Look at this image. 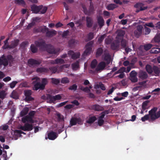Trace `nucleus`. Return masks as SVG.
Segmentation results:
<instances>
[{
  "label": "nucleus",
  "mask_w": 160,
  "mask_h": 160,
  "mask_svg": "<svg viewBox=\"0 0 160 160\" xmlns=\"http://www.w3.org/2000/svg\"><path fill=\"white\" fill-rule=\"evenodd\" d=\"M96 120L97 118L95 117H92L90 118L87 121V122L88 123H92L93 122Z\"/></svg>",
  "instance_id": "nucleus-41"
},
{
  "label": "nucleus",
  "mask_w": 160,
  "mask_h": 160,
  "mask_svg": "<svg viewBox=\"0 0 160 160\" xmlns=\"http://www.w3.org/2000/svg\"><path fill=\"white\" fill-rule=\"evenodd\" d=\"M58 136L57 132L51 131L48 133V137H46L45 138L46 140L48 138L50 140H53L55 139Z\"/></svg>",
  "instance_id": "nucleus-10"
},
{
  "label": "nucleus",
  "mask_w": 160,
  "mask_h": 160,
  "mask_svg": "<svg viewBox=\"0 0 160 160\" xmlns=\"http://www.w3.org/2000/svg\"><path fill=\"white\" fill-rule=\"evenodd\" d=\"M111 56L109 54H106L105 55L104 60L106 62L107 64H109L111 61Z\"/></svg>",
  "instance_id": "nucleus-32"
},
{
  "label": "nucleus",
  "mask_w": 160,
  "mask_h": 160,
  "mask_svg": "<svg viewBox=\"0 0 160 160\" xmlns=\"http://www.w3.org/2000/svg\"><path fill=\"white\" fill-rule=\"evenodd\" d=\"M72 67L73 70H77L79 68V61H77L75 62L72 63Z\"/></svg>",
  "instance_id": "nucleus-27"
},
{
  "label": "nucleus",
  "mask_w": 160,
  "mask_h": 160,
  "mask_svg": "<svg viewBox=\"0 0 160 160\" xmlns=\"http://www.w3.org/2000/svg\"><path fill=\"white\" fill-rule=\"evenodd\" d=\"M42 62V60L40 59L37 60L31 58L28 60V63L31 66H33V65H39L41 64Z\"/></svg>",
  "instance_id": "nucleus-16"
},
{
  "label": "nucleus",
  "mask_w": 160,
  "mask_h": 160,
  "mask_svg": "<svg viewBox=\"0 0 160 160\" xmlns=\"http://www.w3.org/2000/svg\"><path fill=\"white\" fill-rule=\"evenodd\" d=\"M19 42L18 39H16L14 41H12L11 42V44L10 45L11 48H15L18 45Z\"/></svg>",
  "instance_id": "nucleus-28"
},
{
  "label": "nucleus",
  "mask_w": 160,
  "mask_h": 160,
  "mask_svg": "<svg viewBox=\"0 0 160 160\" xmlns=\"http://www.w3.org/2000/svg\"><path fill=\"white\" fill-rule=\"evenodd\" d=\"M157 109V108L154 107L149 111V115L150 116L151 120H154V118L156 115V112Z\"/></svg>",
  "instance_id": "nucleus-17"
},
{
  "label": "nucleus",
  "mask_w": 160,
  "mask_h": 160,
  "mask_svg": "<svg viewBox=\"0 0 160 160\" xmlns=\"http://www.w3.org/2000/svg\"><path fill=\"white\" fill-rule=\"evenodd\" d=\"M69 33V31L68 30L64 31L62 35V38H66V37L68 35Z\"/></svg>",
  "instance_id": "nucleus-54"
},
{
  "label": "nucleus",
  "mask_w": 160,
  "mask_h": 160,
  "mask_svg": "<svg viewBox=\"0 0 160 160\" xmlns=\"http://www.w3.org/2000/svg\"><path fill=\"white\" fill-rule=\"evenodd\" d=\"M145 69L148 74H151L153 72V67H152L150 65L147 64L145 66Z\"/></svg>",
  "instance_id": "nucleus-25"
},
{
  "label": "nucleus",
  "mask_w": 160,
  "mask_h": 160,
  "mask_svg": "<svg viewBox=\"0 0 160 160\" xmlns=\"http://www.w3.org/2000/svg\"><path fill=\"white\" fill-rule=\"evenodd\" d=\"M76 118H72L70 121V127L75 125L77 124Z\"/></svg>",
  "instance_id": "nucleus-38"
},
{
  "label": "nucleus",
  "mask_w": 160,
  "mask_h": 160,
  "mask_svg": "<svg viewBox=\"0 0 160 160\" xmlns=\"http://www.w3.org/2000/svg\"><path fill=\"white\" fill-rule=\"evenodd\" d=\"M97 21L100 28H102L104 25V20L103 18L99 16L97 18Z\"/></svg>",
  "instance_id": "nucleus-23"
},
{
  "label": "nucleus",
  "mask_w": 160,
  "mask_h": 160,
  "mask_svg": "<svg viewBox=\"0 0 160 160\" xmlns=\"http://www.w3.org/2000/svg\"><path fill=\"white\" fill-rule=\"evenodd\" d=\"M35 43L36 46L39 48L40 50L45 51L48 44H47L45 41L42 40L39 41H36Z\"/></svg>",
  "instance_id": "nucleus-5"
},
{
  "label": "nucleus",
  "mask_w": 160,
  "mask_h": 160,
  "mask_svg": "<svg viewBox=\"0 0 160 160\" xmlns=\"http://www.w3.org/2000/svg\"><path fill=\"white\" fill-rule=\"evenodd\" d=\"M51 79L52 80V82L53 84L57 85L60 82V79H59L52 78Z\"/></svg>",
  "instance_id": "nucleus-49"
},
{
  "label": "nucleus",
  "mask_w": 160,
  "mask_h": 160,
  "mask_svg": "<svg viewBox=\"0 0 160 160\" xmlns=\"http://www.w3.org/2000/svg\"><path fill=\"white\" fill-rule=\"evenodd\" d=\"M151 29L145 26V34H149L151 32Z\"/></svg>",
  "instance_id": "nucleus-63"
},
{
  "label": "nucleus",
  "mask_w": 160,
  "mask_h": 160,
  "mask_svg": "<svg viewBox=\"0 0 160 160\" xmlns=\"http://www.w3.org/2000/svg\"><path fill=\"white\" fill-rule=\"evenodd\" d=\"M149 119V115L146 114L143 117L141 118V120L142 122H145L146 121L148 120Z\"/></svg>",
  "instance_id": "nucleus-55"
},
{
  "label": "nucleus",
  "mask_w": 160,
  "mask_h": 160,
  "mask_svg": "<svg viewBox=\"0 0 160 160\" xmlns=\"http://www.w3.org/2000/svg\"><path fill=\"white\" fill-rule=\"evenodd\" d=\"M117 5L113 3H112L108 5L107 6V9L108 10H112L116 8Z\"/></svg>",
  "instance_id": "nucleus-35"
},
{
  "label": "nucleus",
  "mask_w": 160,
  "mask_h": 160,
  "mask_svg": "<svg viewBox=\"0 0 160 160\" xmlns=\"http://www.w3.org/2000/svg\"><path fill=\"white\" fill-rule=\"evenodd\" d=\"M56 64H62L65 63L64 60L62 58H57L55 59Z\"/></svg>",
  "instance_id": "nucleus-51"
},
{
  "label": "nucleus",
  "mask_w": 160,
  "mask_h": 160,
  "mask_svg": "<svg viewBox=\"0 0 160 160\" xmlns=\"http://www.w3.org/2000/svg\"><path fill=\"white\" fill-rule=\"evenodd\" d=\"M92 109L96 111H102L104 110V108L98 104H94L91 106Z\"/></svg>",
  "instance_id": "nucleus-21"
},
{
  "label": "nucleus",
  "mask_w": 160,
  "mask_h": 160,
  "mask_svg": "<svg viewBox=\"0 0 160 160\" xmlns=\"http://www.w3.org/2000/svg\"><path fill=\"white\" fill-rule=\"evenodd\" d=\"M103 49L102 48H99L97 49L96 54L97 58L100 56L103 52Z\"/></svg>",
  "instance_id": "nucleus-29"
},
{
  "label": "nucleus",
  "mask_w": 160,
  "mask_h": 160,
  "mask_svg": "<svg viewBox=\"0 0 160 160\" xmlns=\"http://www.w3.org/2000/svg\"><path fill=\"white\" fill-rule=\"evenodd\" d=\"M6 95L5 94V92L4 91L2 90L0 91V98L2 99L4 98Z\"/></svg>",
  "instance_id": "nucleus-61"
},
{
  "label": "nucleus",
  "mask_w": 160,
  "mask_h": 160,
  "mask_svg": "<svg viewBox=\"0 0 160 160\" xmlns=\"http://www.w3.org/2000/svg\"><path fill=\"white\" fill-rule=\"evenodd\" d=\"M24 95L25 96V100L27 102L32 101L34 100V98L31 96L32 94L31 90H25L24 91Z\"/></svg>",
  "instance_id": "nucleus-8"
},
{
  "label": "nucleus",
  "mask_w": 160,
  "mask_h": 160,
  "mask_svg": "<svg viewBox=\"0 0 160 160\" xmlns=\"http://www.w3.org/2000/svg\"><path fill=\"white\" fill-rule=\"evenodd\" d=\"M125 34V31L122 30H121L118 31V32L117 36H118L123 38Z\"/></svg>",
  "instance_id": "nucleus-45"
},
{
  "label": "nucleus",
  "mask_w": 160,
  "mask_h": 160,
  "mask_svg": "<svg viewBox=\"0 0 160 160\" xmlns=\"http://www.w3.org/2000/svg\"><path fill=\"white\" fill-rule=\"evenodd\" d=\"M144 4L142 2H138L134 5V7L136 8H140L139 9H137L136 12L138 13L140 11H142L147 9L148 8L147 6L143 7Z\"/></svg>",
  "instance_id": "nucleus-9"
},
{
  "label": "nucleus",
  "mask_w": 160,
  "mask_h": 160,
  "mask_svg": "<svg viewBox=\"0 0 160 160\" xmlns=\"http://www.w3.org/2000/svg\"><path fill=\"white\" fill-rule=\"evenodd\" d=\"M29 111V109L28 107L24 108L20 112V115L22 117L27 114Z\"/></svg>",
  "instance_id": "nucleus-31"
},
{
  "label": "nucleus",
  "mask_w": 160,
  "mask_h": 160,
  "mask_svg": "<svg viewBox=\"0 0 160 160\" xmlns=\"http://www.w3.org/2000/svg\"><path fill=\"white\" fill-rule=\"evenodd\" d=\"M60 50V49L55 48L53 46L50 44H48L46 50V51L48 53L53 54H58Z\"/></svg>",
  "instance_id": "nucleus-4"
},
{
  "label": "nucleus",
  "mask_w": 160,
  "mask_h": 160,
  "mask_svg": "<svg viewBox=\"0 0 160 160\" xmlns=\"http://www.w3.org/2000/svg\"><path fill=\"white\" fill-rule=\"evenodd\" d=\"M138 76L140 79L144 80L147 79L148 77V75L147 73L143 70H140L138 73Z\"/></svg>",
  "instance_id": "nucleus-12"
},
{
  "label": "nucleus",
  "mask_w": 160,
  "mask_h": 160,
  "mask_svg": "<svg viewBox=\"0 0 160 160\" xmlns=\"http://www.w3.org/2000/svg\"><path fill=\"white\" fill-rule=\"evenodd\" d=\"M119 42L118 41L115 42H113L111 44V47L113 50H116L118 49L119 47Z\"/></svg>",
  "instance_id": "nucleus-22"
},
{
  "label": "nucleus",
  "mask_w": 160,
  "mask_h": 160,
  "mask_svg": "<svg viewBox=\"0 0 160 160\" xmlns=\"http://www.w3.org/2000/svg\"><path fill=\"white\" fill-rule=\"evenodd\" d=\"M152 47V45L151 44H148L145 45L144 46V48L146 51H147L150 49Z\"/></svg>",
  "instance_id": "nucleus-48"
},
{
  "label": "nucleus",
  "mask_w": 160,
  "mask_h": 160,
  "mask_svg": "<svg viewBox=\"0 0 160 160\" xmlns=\"http://www.w3.org/2000/svg\"><path fill=\"white\" fill-rule=\"evenodd\" d=\"M14 133L15 134H17V135H18L19 137H21L22 136L21 135V134H26V133L20 130H16L14 131Z\"/></svg>",
  "instance_id": "nucleus-44"
},
{
  "label": "nucleus",
  "mask_w": 160,
  "mask_h": 160,
  "mask_svg": "<svg viewBox=\"0 0 160 160\" xmlns=\"http://www.w3.org/2000/svg\"><path fill=\"white\" fill-rule=\"evenodd\" d=\"M155 42H160V34H158L154 38Z\"/></svg>",
  "instance_id": "nucleus-56"
},
{
  "label": "nucleus",
  "mask_w": 160,
  "mask_h": 160,
  "mask_svg": "<svg viewBox=\"0 0 160 160\" xmlns=\"http://www.w3.org/2000/svg\"><path fill=\"white\" fill-rule=\"evenodd\" d=\"M42 5L37 6L35 4L32 5L31 7L32 11L34 13L37 14L39 12V11L42 9Z\"/></svg>",
  "instance_id": "nucleus-15"
},
{
  "label": "nucleus",
  "mask_w": 160,
  "mask_h": 160,
  "mask_svg": "<svg viewBox=\"0 0 160 160\" xmlns=\"http://www.w3.org/2000/svg\"><path fill=\"white\" fill-rule=\"evenodd\" d=\"M151 53L158 54L160 52V48H152L150 51Z\"/></svg>",
  "instance_id": "nucleus-33"
},
{
  "label": "nucleus",
  "mask_w": 160,
  "mask_h": 160,
  "mask_svg": "<svg viewBox=\"0 0 160 160\" xmlns=\"http://www.w3.org/2000/svg\"><path fill=\"white\" fill-rule=\"evenodd\" d=\"M32 80H33L32 83L34 84L33 89L35 90H37L39 89L43 90L44 89V85L41 84L40 83V80L38 77H35L32 78Z\"/></svg>",
  "instance_id": "nucleus-2"
},
{
  "label": "nucleus",
  "mask_w": 160,
  "mask_h": 160,
  "mask_svg": "<svg viewBox=\"0 0 160 160\" xmlns=\"http://www.w3.org/2000/svg\"><path fill=\"white\" fill-rule=\"evenodd\" d=\"M15 2L18 4H24L25 2L23 0H15Z\"/></svg>",
  "instance_id": "nucleus-57"
},
{
  "label": "nucleus",
  "mask_w": 160,
  "mask_h": 160,
  "mask_svg": "<svg viewBox=\"0 0 160 160\" xmlns=\"http://www.w3.org/2000/svg\"><path fill=\"white\" fill-rule=\"evenodd\" d=\"M77 87L78 86L76 84H73L72 85L70 86L68 89L69 90L75 91L77 90Z\"/></svg>",
  "instance_id": "nucleus-46"
},
{
  "label": "nucleus",
  "mask_w": 160,
  "mask_h": 160,
  "mask_svg": "<svg viewBox=\"0 0 160 160\" xmlns=\"http://www.w3.org/2000/svg\"><path fill=\"white\" fill-rule=\"evenodd\" d=\"M48 28L46 26H43V27H41L40 31L42 33H46L47 32Z\"/></svg>",
  "instance_id": "nucleus-42"
},
{
  "label": "nucleus",
  "mask_w": 160,
  "mask_h": 160,
  "mask_svg": "<svg viewBox=\"0 0 160 160\" xmlns=\"http://www.w3.org/2000/svg\"><path fill=\"white\" fill-rule=\"evenodd\" d=\"M106 66V63L104 62H101L97 65L95 68V71L97 72H100L104 70Z\"/></svg>",
  "instance_id": "nucleus-13"
},
{
  "label": "nucleus",
  "mask_w": 160,
  "mask_h": 160,
  "mask_svg": "<svg viewBox=\"0 0 160 160\" xmlns=\"http://www.w3.org/2000/svg\"><path fill=\"white\" fill-rule=\"evenodd\" d=\"M30 49L31 52L33 53H35L37 52L38 50L37 47L34 44H32L30 46Z\"/></svg>",
  "instance_id": "nucleus-37"
},
{
  "label": "nucleus",
  "mask_w": 160,
  "mask_h": 160,
  "mask_svg": "<svg viewBox=\"0 0 160 160\" xmlns=\"http://www.w3.org/2000/svg\"><path fill=\"white\" fill-rule=\"evenodd\" d=\"M17 83L18 82L16 81H13L12 82L9 84L10 87L12 88H14Z\"/></svg>",
  "instance_id": "nucleus-59"
},
{
  "label": "nucleus",
  "mask_w": 160,
  "mask_h": 160,
  "mask_svg": "<svg viewBox=\"0 0 160 160\" xmlns=\"http://www.w3.org/2000/svg\"><path fill=\"white\" fill-rule=\"evenodd\" d=\"M137 75H138V73H137L135 70L132 71L130 73V77L137 76Z\"/></svg>",
  "instance_id": "nucleus-62"
},
{
  "label": "nucleus",
  "mask_w": 160,
  "mask_h": 160,
  "mask_svg": "<svg viewBox=\"0 0 160 160\" xmlns=\"http://www.w3.org/2000/svg\"><path fill=\"white\" fill-rule=\"evenodd\" d=\"M46 98L47 102L51 103L54 102L56 100H60L62 98V97L60 94H58L54 96L50 94H47Z\"/></svg>",
  "instance_id": "nucleus-3"
},
{
  "label": "nucleus",
  "mask_w": 160,
  "mask_h": 160,
  "mask_svg": "<svg viewBox=\"0 0 160 160\" xmlns=\"http://www.w3.org/2000/svg\"><path fill=\"white\" fill-rule=\"evenodd\" d=\"M78 41L74 39H70L68 42V44L70 47L74 46L78 43Z\"/></svg>",
  "instance_id": "nucleus-26"
},
{
  "label": "nucleus",
  "mask_w": 160,
  "mask_h": 160,
  "mask_svg": "<svg viewBox=\"0 0 160 160\" xmlns=\"http://www.w3.org/2000/svg\"><path fill=\"white\" fill-rule=\"evenodd\" d=\"M48 8L46 6L43 7L42 5V9L39 11L40 13L41 14H43L45 13L47 11Z\"/></svg>",
  "instance_id": "nucleus-47"
},
{
  "label": "nucleus",
  "mask_w": 160,
  "mask_h": 160,
  "mask_svg": "<svg viewBox=\"0 0 160 160\" xmlns=\"http://www.w3.org/2000/svg\"><path fill=\"white\" fill-rule=\"evenodd\" d=\"M98 62L96 59L93 60L91 62L90 67L92 69L96 68L97 66Z\"/></svg>",
  "instance_id": "nucleus-30"
},
{
  "label": "nucleus",
  "mask_w": 160,
  "mask_h": 160,
  "mask_svg": "<svg viewBox=\"0 0 160 160\" xmlns=\"http://www.w3.org/2000/svg\"><path fill=\"white\" fill-rule=\"evenodd\" d=\"M11 97L16 99H18L19 98L18 93L16 91H13L12 93Z\"/></svg>",
  "instance_id": "nucleus-34"
},
{
  "label": "nucleus",
  "mask_w": 160,
  "mask_h": 160,
  "mask_svg": "<svg viewBox=\"0 0 160 160\" xmlns=\"http://www.w3.org/2000/svg\"><path fill=\"white\" fill-rule=\"evenodd\" d=\"M36 71L38 72H47L48 69L46 68L41 67L37 68Z\"/></svg>",
  "instance_id": "nucleus-36"
},
{
  "label": "nucleus",
  "mask_w": 160,
  "mask_h": 160,
  "mask_svg": "<svg viewBox=\"0 0 160 160\" xmlns=\"http://www.w3.org/2000/svg\"><path fill=\"white\" fill-rule=\"evenodd\" d=\"M142 27L140 25L137 26L136 29L134 30V33L136 37L140 36L142 33Z\"/></svg>",
  "instance_id": "nucleus-18"
},
{
  "label": "nucleus",
  "mask_w": 160,
  "mask_h": 160,
  "mask_svg": "<svg viewBox=\"0 0 160 160\" xmlns=\"http://www.w3.org/2000/svg\"><path fill=\"white\" fill-rule=\"evenodd\" d=\"M57 115L59 121H64V117L60 113H57Z\"/></svg>",
  "instance_id": "nucleus-60"
},
{
  "label": "nucleus",
  "mask_w": 160,
  "mask_h": 160,
  "mask_svg": "<svg viewBox=\"0 0 160 160\" xmlns=\"http://www.w3.org/2000/svg\"><path fill=\"white\" fill-rule=\"evenodd\" d=\"M58 66L51 67L49 68L50 71L52 72V73H55L57 71Z\"/></svg>",
  "instance_id": "nucleus-43"
},
{
  "label": "nucleus",
  "mask_w": 160,
  "mask_h": 160,
  "mask_svg": "<svg viewBox=\"0 0 160 160\" xmlns=\"http://www.w3.org/2000/svg\"><path fill=\"white\" fill-rule=\"evenodd\" d=\"M105 36V34H103L102 36H101L98 39V41L100 43H101L104 39V38Z\"/></svg>",
  "instance_id": "nucleus-64"
},
{
  "label": "nucleus",
  "mask_w": 160,
  "mask_h": 160,
  "mask_svg": "<svg viewBox=\"0 0 160 160\" xmlns=\"http://www.w3.org/2000/svg\"><path fill=\"white\" fill-rule=\"evenodd\" d=\"M69 82V80L68 78L67 77L62 78L61 80V82L62 84H66L68 83Z\"/></svg>",
  "instance_id": "nucleus-40"
},
{
  "label": "nucleus",
  "mask_w": 160,
  "mask_h": 160,
  "mask_svg": "<svg viewBox=\"0 0 160 160\" xmlns=\"http://www.w3.org/2000/svg\"><path fill=\"white\" fill-rule=\"evenodd\" d=\"M129 79L132 82H136L138 81V78L137 76L130 77Z\"/></svg>",
  "instance_id": "nucleus-50"
},
{
  "label": "nucleus",
  "mask_w": 160,
  "mask_h": 160,
  "mask_svg": "<svg viewBox=\"0 0 160 160\" xmlns=\"http://www.w3.org/2000/svg\"><path fill=\"white\" fill-rule=\"evenodd\" d=\"M86 26L88 28H91L93 24L92 19L91 17H87L86 18Z\"/></svg>",
  "instance_id": "nucleus-20"
},
{
  "label": "nucleus",
  "mask_w": 160,
  "mask_h": 160,
  "mask_svg": "<svg viewBox=\"0 0 160 160\" xmlns=\"http://www.w3.org/2000/svg\"><path fill=\"white\" fill-rule=\"evenodd\" d=\"M154 72L156 76H159L160 74V68L157 66H153V72Z\"/></svg>",
  "instance_id": "nucleus-24"
},
{
  "label": "nucleus",
  "mask_w": 160,
  "mask_h": 160,
  "mask_svg": "<svg viewBox=\"0 0 160 160\" xmlns=\"http://www.w3.org/2000/svg\"><path fill=\"white\" fill-rule=\"evenodd\" d=\"M77 123L78 124L82 125L83 123V121L82 120L81 118L79 117L76 118Z\"/></svg>",
  "instance_id": "nucleus-58"
},
{
  "label": "nucleus",
  "mask_w": 160,
  "mask_h": 160,
  "mask_svg": "<svg viewBox=\"0 0 160 160\" xmlns=\"http://www.w3.org/2000/svg\"><path fill=\"white\" fill-rule=\"evenodd\" d=\"M88 39V41L94 38V33L92 32H89L87 35Z\"/></svg>",
  "instance_id": "nucleus-52"
},
{
  "label": "nucleus",
  "mask_w": 160,
  "mask_h": 160,
  "mask_svg": "<svg viewBox=\"0 0 160 160\" xmlns=\"http://www.w3.org/2000/svg\"><path fill=\"white\" fill-rule=\"evenodd\" d=\"M93 42L92 41L88 42L85 46L86 49L84 51L83 54L85 56H87L91 52L92 46Z\"/></svg>",
  "instance_id": "nucleus-6"
},
{
  "label": "nucleus",
  "mask_w": 160,
  "mask_h": 160,
  "mask_svg": "<svg viewBox=\"0 0 160 160\" xmlns=\"http://www.w3.org/2000/svg\"><path fill=\"white\" fill-rule=\"evenodd\" d=\"M68 54L71 56V58L73 59H76L79 58L80 56V52H74L72 50H69L68 51Z\"/></svg>",
  "instance_id": "nucleus-14"
},
{
  "label": "nucleus",
  "mask_w": 160,
  "mask_h": 160,
  "mask_svg": "<svg viewBox=\"0 0 160 160\" xmlns=\"http://www.w3.org/2000/svg\"><path fill=\"white\" fill-rule=\"evenodd\" d=\"M121 46L123 48L126 47L127 45V42L126 40L122 39L121 42Z\"/></svg>",
  "instance_id": "nucleus-53"
},
{
  "label": "nucleus",
  "mask_w": 160,
  "mask_h": 160,
  "mask_svg": "<svg viewBox=\"0 0 160 160\" xmlns=\"http://www.w3.org/2000/svg\"><path fill=\"white\" fill-rule=\"evenodd\" d=\"M57 34V31L55 30L52 29L49 31L48 29L45 34V36L48 38H51L55 36Z\"/></svg>",
  "instance_id": "nucleus-19"
},
{
  "label": "nucleus",
  "mask_w": 160,
  "mask_h": 160,
  "mask_svg": "<svg viewBox=\"0 0 160 160\" xmlns=\"http://www.w3.org/2000/svg\"><path fill=\"white\" fill-rule=\"evenodd\" d=\"M126 68L125 67H123L121 68L119 70L117 71L114 72V75H116L118 74H121L125 72Z\"/></svg>",
  "instance_id": "nucleus-39"
},
{
  "label": "nucleus",
  "mask_w": 160,
  "mask_h": 160,
  "mask_svg": "<svg viewBox=\"0 0 160 160\" xmlns=\"http://www.w3.org/2000/svg\"><path fill=\"white\" fill-rule=\"evenodd\" d=\"M13 59V57L11 55H8L6 56L3 54L0 57V66L3 65L5 67L7 66L9 62L12 61Z\"/></svg>",
  "instance_id": "nucleus-1"
},
{
  "label": "nucleus",
  "mask_w": 160,
  "mask_h": 160,
  "mask_svg": "<svg viewBox=\"0 0 160 160\" xmlns=\"http://www.w3.org/2000/svg\"><path fill=\"white\" fill-rule=\"evenodd\" d=\"M90 6L88 10H87L86 7H83V12L85 14L90 15L92 14L94 11V7L92 2L90 3Z\"/></svg>",
  "instance_id": "nucleus-7"
},
{
  "label": "nucleus",
  "mask_w": 160,
  "mask_h": 160,
  "mask_svg": "<svg viewBox=\"0 0 160 160\" xmlns=\"http://www.w3.org/2000/svg\"><path fill=\"white\" fill-rule=\"evenodd\" d=\"M19 129L24 131H29L33 129V125L32 124L26 123L23 126H21Z\"/></svg>",
  "instance_id": "nucleus-11"
}]
</instances>
